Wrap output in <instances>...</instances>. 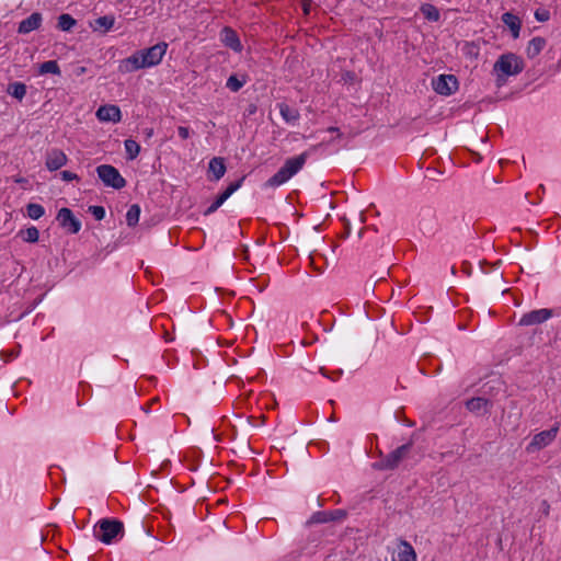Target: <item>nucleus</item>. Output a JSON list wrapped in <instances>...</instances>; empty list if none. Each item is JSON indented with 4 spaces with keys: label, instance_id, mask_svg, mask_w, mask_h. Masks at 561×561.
Wrapping results in <instances>:
<instances>
[{
    "label": "nucleus",
    "instance_id": "obj_3",
    "mask_svg": "<svg viewBox=\"0 0 561 561\" xmlns=\"http://www.w3.org/2000/svg\"><path fill=\"white\" fill-rule=\"evenodd\" d=\"M307 152H302L298 156L287 159L283 167L266 181L265 186L276 188L287 183L304 168V165L307 162Z\"/></svg>",
    "mask_w": 561,
    "mask_h": 561
},
{
    "label": "nucleus",
    "instance_id": "obj_35",
    "mask_svg": "<svg viewBox=\"0 0 561 561\" xmlns=\"http://www.w3.org/2000/svg\"><path fill=\"white\" fill-rule=\"evenodd\" d=\"M60 178L66 181V182H70V181H73V180H78V175L71 171H68V170H65V171H61L60 172Z\"/></svg>",
    "mask_w": 561,
    "mask_h": 561
},
{
    "label": "nucleus",
    "instance_id": "obj_8",
    "mask_svg": "<svg viewBox=\"0 0 561 561\" xmlns=\"http://www.w3.org/2000/svg\"><path fill=\"white\" fill-rule=\"evenodd\" d=\"M391 556V561H417L416 552L413 546L403 538L396 540L392 548H387Z\"/></svg>",
    "mask_w": 561,
    "mask_h": 561
},
{
    "label": "nucleus",
    "instance_id": "obj_15",
    "mask_svg": "<svg viewBox=\"0 0 561 561\" xmlns=\"http://www.w3.org/2000/svg\"><path fill=\"white\" fill-rule=\"evenodd\" d=\"M42 21V14L39 12H34L19 23L18 32L20 34H28L36 31L41 27Z\"/></svg>",
    "mask_w": 561,
    "mask_h": 561
},
{
    "label": "nucleus",
    "instance_id": "obj_40",
    "mask_svg": "<svg viewBox=\"0 0 561 561\" xmlns=\"http://www.w3.org/2000/svg\"><path fill=\"white\" fill-rule=\"evenodd\" d=\"M557 67H558L559 70L561 69V58L558 60Z\"/></svg>",
    "mask_w": 561,
    "mask_h": 561
},
{
    "label": "nucleus",
    "instance_id": "obj_20",
    "mask_svg": "<svg viewBox=\"0 0 561 561\" xmlns=\"http://www.w3.org/2000/svg\"><path fill=\"white\" fill-rule=\"evenodd\" d=\"M209 172L213 174V180L219 181L226 173V165L222 158L215 157L208 163Z\"/></svg>",
    "mask_w": 561,
    "mask_h": 561
},
{
    "label": "nucleus",
    "instance_id": "obj_26",
    "mask_svg": "<svg viewBox=\"0 0 561 561\" xmlns=\"http://www.w3.org/2000/svg\"><path fill=\"white\" fill-rule=\"evenodd\" d=\"M140 217V207L137 204H133L126 213V224L129 227H135Z\"/></svg>",
    "mask_w": 561,
    "mask_h": 561
},
{
    "label": "nucleus",
    "instance_id": "obj_22",
    "mask_svg": "<svg viewBox=\"0 0 561 561\" xmlns=\"http://www.w3.org/2000/svg\"><path fill=\"white\" fill-rule=\"evenodd\" d=\"M39 75H60V68L56 60L44 61L38 67Z\"/></svg>",
    "mask_w": 561,
    "mask_h": 561
},
{
    "label": "nucleus",
    "instance_id": "obj_27",
    "mask_svg": "<svg viewBox=\"0 0 561 561\" xmlns=\"http://www.w3.org/2000/svg\"><path fill=\"white\" fill-rule=\"evenodd\" d=\"M27 216L33 220H38L45 215V208L41 204L30 203L26 205Z\"/></svg>",
    "mask_w": 561,
    "mask_h": 561
},
{
    "label": "nucleus",
    "instance_id": "obj_29",
    "mask_svg": "<svg viewBox=\"0 0 561 561\" xmlns=\"http://www.w3.org/2000/svg\"><path fill=\"white\" fill-rule=\"evenodd\" d=\"M23 241L28 243H35L39 239V231L35 226H31L25 230L20 231Z\"/></svg>",
    "mask_w": 561,
    "mask_h": 561
},
{
    "label": "nucleus",
    "instance_id": "obj_12",
    "mask_svg": "<svg viewBox=\"0 0 561 561\" xmlns=\"http://www.w3.org/2000/svg\"><path fill=\"white\" fill-rule=\"evenodd\" d=\"M68 157L66 153L57 148L50 149L46 152L45 165L48 171H57L67 164Z\"/></svg>",
    "mask_w": 561,
    "mask_h": 561
},
{
    "label": "nucleus",
    "instance_id": "obj_25",
    "mask_svg": "<svg viewBox=\"0 0 561 561\" xmlns=\"http://www.w3.org/2000/svg\"><path fill=\"white\" fill-rule=\"evenodd\" d=\"M125 151L128 160H134L140 152L139 144L134 139H126L124 141Z\"/></svg>",
    "mask_w": 561,
    "mask_h": 561
},
{
    "label": "nucleus",
    "instance_id": "obj_2",
    "mask_svg": "<svg viewBox=\"0 0 561 561\" xmlns=\"http://www.w3.org/2000/svg\"><path fill=\"white\" fill-rule=\"evenodd\" d=\"M524 68L525 64L522 57L514 53L502 54L493 65L496 85H504L508 77L519 75Z\"/></svg>",
    "mask_w": 561,
    "mask_h": 561
},
{
    "label": "nucleus",
    "instance_id": "obj_36",
    "mask_svg": "<svg viewBox=\"0 0 561 561\" xmlns=\"http://www.w3.org/2000/svg\"><path fill=\"white\" fill-rule=\"evenodd\" d=\"M178 134L182 139H187L191 136V130L186 126H179L178 127Z\"/></svg>",
    "mask_w": 561,
    "mask_h": 561
},
{
    "label": "nucleus",
    "instance_id": "obj_5",
    "mask_svg": "<svg viewBox=\"0 0 561 561\" xmlns=\"http://www.w3.org/2000/svg\"><path fill=\"white\" fill-rule=\"evenodd\" d=\"M99 179L105 186L121 190L125 187L126 180L121 175L119 171L110 164H101L96 168Z\"/></svg>",
    "mask_w": 561,
    "mask_h": 561
},
{
    "label": "nucleus",
    "instance_id": "obj_28",
    "mask_svg": "<svg viewBox=\"0 0 561 561\" xmlns=\"http://www.w3.org/2000/svg\"><path fill=\"white\" fill-rule=\"evenodd\" d=\"M488 404V400L484 398H471L466 402V408L470 412H480L482 409H484Z\"/></svg>",
    "mask_w": 561,
    "mask_h": 561
},
{
    "label": "nucleus",
    "instance_id": "obj_37",
    "mask_svg": "<svg viewBox=\"0 0 561 561\" xmlns=\"http://www.w3.org/2000/svg\"><path fill=\"white\" fill-rule=\"evenodd\" d=\"M328 513H318L314 518L317 522H328V520H333L335 519V517L333 516V513H330V517H328Z\"/></svg>",
    "mask_w": 561,
    "mask_h": 561
},
{
    "label": "nucleus",
    "instance_id": "obj_32",
    "mask_svg": "<svg viewBox=\"0 0 561 561\" xmlns=\"http://www.w3.org/2000/svg\"><path fill=\"white\" fill-rule=\"evenodd\" d=\"M227 199L221 195V193L216 197V199L208 206L205 211L206 215L215 213Z\"/></svg>",
    "mask_w": 561,
    "mask_h": 561
},
{
    "label": "nucleus",
    "instance_id": "obj_24",
    "mask_svg": "<svg viewBox=\"0 0 561 561\" xmlns=\"http://www.w3.org/2000/svg\"><path fill=\"white\" fill-rule=\"evenodd\" d=\"M8 93L19 101H22L26 95V85L22 82L11 83L8 87Z\"/></svg>",
    "mask_w": 561,
    "mask_h": 561
},
{
    "label": "nucleus",
    "instance_id": "obj_33",
    "mask_svg": "<svg viewBox=\"0 0 561 561\" xmlns=\"http://www.w3.org/2000/svg\"><path fill=\"white\" fill-rule=\"evenodd\" d=\"M90 214L96 219L102 220L105 217V209L103 206H90L89 207Z\"/></svg>",
    "mask_w": 561,
    "mask_h": 561
},
{
    "label": "nucleus",
    "instance_id": "obj_39",
    "mask_svg": "<svg viewBox=\"0 0 561 561\" xmlns=\"http://www.w3.org/2000/svg\"><path fill=\"white\" fill-rule=\"evenodd\" d=\"M146 136L149 138L153 135V129L152 128H149V129H146Z\"/></svg>",
    "mask_w": 561,
    "mask_h": 561
},
{
    "label": "nucleus",
    "instance_id": "obj_16",
    "mask_svg": "<svg viewBox=\"0 0 561 561\" xmlns=\"http://www.w3.org/2000/svg\"><path fill=\"white\" fill-rule=\"evenodd\" d=\"M502 22L505 24V26L510 30L511 36L514 39H517L520 35L522 30V21L520 19L513 14L512 12H505L501 16Z\"/></svg>",
    "mask_w": 561,
    "mask_h": 561
},
{
    "label": "nucleus",
    "instance_id": "obj_41",
    "mask_svg": "<svg viewBox=\"0 0 561 561\" xmlns=\"http://www.w3.org/2000/svg\"><path fill=\"white\" fill-rule=\"evenodd\" d=\"M15 182L16 183H22V182H24V179H22V178L21 179H16Z\"/></svg>",
    "mask_w": 561,
    "mask_h": 561
},
{
    "label": "nucleus",
    "instance_id": "obj_6",
    "mask_svg": "<svg viewBox=\"0 0 561 561\" xmlns=\"http://www.w3.org/2000/svg\"><path fill=\"white\" fill-rule=\"evenodd\" d=\"M558 433L559 424L557 423L551 428L535 434L526 446V451L533 454L546 448L557 438Z\"/></svg>",
    "mask_w": 561,
    "mask_h": 561
},
{
    "label": "nucleus",
    "instance_id": "obj_1",
    "mask_svg": "<svg viewBox=\"0 0 561 561\" xmlns=\"http://www.w3.org/2000/svg\"><path fill=\"white\" fill-rule=\"evenodd\" d=\"M167 49L168 44L161 42L149 48L137 50L119 61L118 71L121 73H131L140 69L158 66L162 61Z\"/></svg>",
    "mask_w": 561,
    "mask_h": 561
},
{
    "label": "nucleus",
    "instance_id": "obj_9",
    "mask_svg": "<svg viewBox=\"0 0 561 561\" xmlns=\"http://www.w3.org/2000/svg\"><path fill=\"white\" fill-rule=\"evenodd\" d=\"M432 88L437 94L449 96L458 90L459 82L454 75H439L432 80Z\"/></svg>",
    "mask_w": 561,
    "mask_h": 561
},
{
    "label": "nucleus",
    "instance_id": "obj_7",
    "mask_svg": "<svg viewBox=\"0 0 561 561\" xmlns=\"http://www.w3.org/2000/svg\"><path fill=\"white\" fill-rule=\"evenodd\" d=\"M412 447V443L403 444L397 449L388 454L385 458L374 463V468L378 470L396 469L401 460L407 456Z\"/></svg>",
    "mask_w": 561,
    "mask_h": 561
},
{
    "label": "nucleus",
    "instance_id": "obj_38",
    "mask_svg": "<svg viewBox=\"0 0 561 561\" xmlns=\"http://www.w3.org/2000/svg\"><path fill=\"white\" fill-rule=\"evenodd\" d=\"M328 131L329 133H335L337 137H341V135H342L337 127H329Z\"/></svg>",
    "mask_w": 561,
    "mask_h": 561
},
{
    "label": "nucleus",
    "instance_id": "obj_10",
    "mask_svg": "<svg viewBox=\"0 0 561 561\" xmlns=\"http://www.w3.org/2000/svg\"><path fill=\"white\" fill-rule=\"evenodd\" d=\"M553 311L549 308H541L531 310L527 313H524L519 321L518 325L520 327H530L536 324H541L552 318Z\"/></svg>",
    "mask_w": 561,
    "mask_h": 561
},
{
    "label": "nucleus",
    "instance_id": "obj_18",
    "mask_svg": "<svg viewBox=\"0 0 561 561\" xmlns=\"http://www.w3.org/2000/svg\"><path fill=\"white\" fill-rule=\"evenodd\" d=\"M277 107L279 108V114L282 118L290 125H295L299 118L300 114L297 108L289 106L286 103H278Z\"/></svg>",
    "mask_w": 561,
    "mask_h": 561
},
{
    "label": "nucleus",
    "instance_id": "obj_31",
    "mask_svg": "<svg viewBox=\"0 0 561 561\" xmlns=\"http://www.w3.org/2000/svg\"><path fill=\"white\" fill-rule=\"evenodd\" d=\"M243 179H240L236 182L230 183L224 192H221V195L228 199L239 187L242 185Z\"/></svg>",
    "mask_w": 561,
    "mask_h": 561
},
{
    "label": "nucleus",
    "instance_id": "obj_34",
    "mask_svg": "<svg viewBox=\"0 0 561 561\" xmlns=\"http://www.w3.org/2000/svg\"><path fill=\"white\" fill-rule=\"evenodd\" d=\"M535 19L538 21V22H547L550 20V12L549 10L547 9H543V8H538L535 13Z\"/></svg>",
    "mask_w": 561,
    "mask_h": 561
},
{
    "label": "nucleus",
    "instance_id": "obj_23",
    "mask_svg": "<svg viewBox=\"0 0 561 561\" xmlns=\"http://www.w3.org/2000/svg\"><path fill=\"white\" fill-rule=\"evenodd\" d=\"M77 24L76 19H73L68 13H62L58 16V23L57 26L60 31L69 32L72 30V27Z\"/></svg>",
    "mask_w": 561,
    "mask_h": 561
},
{
    "label": "nucleus",
    "instance_id": "obj_17",
    "mask_svg": "<svg viewBox=\"0 0 561 561\" xmlns=\"http://www.w3.org/2000/svg\"><path fill=\"white\" fill-rule=\"evenodd\" d=\"M114 24L115 18L113 15H103L91 22L90 27L93 30V32L105 34L112 30Z\"/></svg>",
    "mask_w": 561,
    "mask_h": 561
},
{
    "label": "nucleus",
    "instance_id": "obj_13",
    "mask_svg": "<svg viewBox=\"0 0 561 561\" xmlns=\"http://www.w3.org/2000/svg\"><path fill=\"white\" fill-rule=\"evenodd\" d=\"M95 116L100 122H111L116 124L122 121L121 108L114 104L101 105L96 110Z\"/></svg>",
    "mask_w": 561,
    "mask_h": 561
},
{
    "label": "nucleus",
    "instance_id": "obj_30",
    "mask_svg": "<svg viewBox=\"0 0 561 561\" xmlns=\"http://www.w3.org/2000/svg\"><path fill=\"white\" fill-rule=\"evenodd\" d=\"M421 12L428 21L436 22L439 20L440 14L436 7L433 4H424L421 8Z\"/></svg>",
    "mask_w": 561,
    "mask_h": 561
},
{
    "label": "nucleus",
    "instance_id": "obj_14",
    "mask_svg": "<svg viewBox=\"0 0 561 561\" xmlns=\"http://www.w3.org/2000/svg\"><path fill=\"white\" fill-rule=\"evenodd\" d=\"M220 38L226 47H229L236 53H241L243 46L234 30L229 26L224 27L220 33Z\"/></svg>",
    "mask_w": 561,
    "mask_h": 561
},
{
    "label": "nucleus",
    "instance_id": "obj_11",
    "mask_svg": "<svg viewBox=\"0 0 561 561\" xmlns=\"http://www.w3.org/2000/svg\"><path fill=\"white\" fill-rule=\"evenodd\" d=\"M56 219L59 222V226L71 234L78 233L81 229L80 220L75 217L72 210L69 208L64 207L59 209Z\"/></svg>",
    "mask_w": 561,
    "mask_h": 561
},
{
    "label": "nucleus",
    "instance_id": "obj_4",
    "mask_svg": "<svg viewBox=\"0 0 561 561\" xmlns=\"http://www.w3.org/2000/svg\"><path fill=\"white\" fill-rule=\"evenodd\" d=\"M93 536L104 545H112L123 538L124 524L115 518H102L94 525Z\"/></svg>",
    "mask_w": 561,
    "mask_h": 561
},
{
    "label": "nucleus",
    "instance_id": "obj_19",
    "mask_svg": "<svg viewBox=\"0 0 561 561\" xmlns=\"http://www.w3.org/2000/svg\"><path fill=\"white\" fill-rule=\"evenodd\" d=\"M547 41L541 36L533 37L526 47V54L529 59L537 57L546 47Z\"/></svg>",
    "mask_w": 561,
    "mask_h": 561
},
{
    "label": "nucleus",
    "instance_id": "obj_21",
    "mask_svg": "<svg viewBox=\"0 0 561 561\" xmlns=\"http://www.w3.org/2000/svg\"><path fill=\"white\" fill-rule=\"evenodd\" d=\"M247 83V77L243 75V76H237V75H231L228 79H227V82H226V87L232 91V92H238L239 90H241L243 88V85Z\"/></svg>",
    "mask_w": 561,
    "mask_h": 561
}]
</instances>
